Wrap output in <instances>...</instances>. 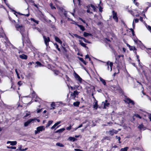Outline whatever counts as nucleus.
Listing matches in <instances>:
<instances>
[{
  "mask_svg": "<svg viewBox=\"0 0 151 151\" xmlns=\"http://www.w3.org/2000/svg\"><path fill=\"white\" fill-rule=\"evenodd\" d=\"M15 27L17 30H19V29H20V32L22 35V39L23 46L24 45V42L30 45L31 44V41L29 38L28 35H27L25 33L24 26H23L22 24L19 25L18 24H17L15 25Z\"/></svg>",
  "mask_w": 151,
  "mask_h": 151,
  "instance_id": "nucleus-1",
  "label": "nucleus"
},
{
  "mask_svg": "<svg viewBox=\"0 0 151 151\" xmlns=\"http://www.w3.org/2000/svg\"><path fill=\"white\" fill-rule=\"evenodd\" d=\"M124 57L123 55H119L116 57L115 63L117 64V65L121 66L120 65L122 64V62L120 61L119 60L121 57L123 58Z\"/></svg>",
  "mask_w": 151,
  "mask_h": 151,
  "instance_id": "nucleus-2",
  "label": "nucleus"
},
{
  "mask_svg": "<svg viewBox=\"0 0 151 151\" xmlns=\"http://www.w3.org/2000/svg\"><path fill=\"white\" fill-rule=\"evenodd\" d=\"M112 14L113 15V18L114 20L116 23L118 22V18L117 16V13L115 12L114 10L112 11Z\"/></svg>",
  "mask_w": 151,
  "mask_h": 151,
  "instance_id": "nucleus-3",
  "label": "nucleus"
},
{
  "mask_svg": "<svg viewBox=\"0 0 151 151\" xmlns=\"http://www.w3.org/2000/svg\"><path fill=\"white\" fill-rule=\"evenodd\" d=\"M87 91L88 92V93H89V91L88 90V89H90V91L92 92V93L91 94V96H92V97L94 99H96L95 97H94L93 96V92L94 91H95V87L94 86H90V87H87Z\"/></svg>",
  "mask_w": 151,
  "mask_h": 151,
  "instance_id": "nucleus-4",
  "label": "nucleus"
},
{
  "mask_svg": "<svg viewBox=\"0 0 151 151\" xmlns=\"http://www.w3.org/2000/svg\"><path fill=\"white\" fill-rule=\"evenodd\" d=\"M45 130V128L43 126L38 127L37 128V130L35 131V134H37L40 131H42L43 130L44 131Z\"/></svg>",
  "mask_w": 151,
  "mask_h": 151,
  "instance_id": "nucleus-5",
  "label": "nucleus"
},
{
  "mask_svg": "<svg viewBox=\"0 0 151 151\" xmlns=\"http://www.w3.org/2000/svg\"><path fill=\"white\" fill-rule=\"evenodd\" d=\"M43 37L46 46H47L49 45V42L50 41V38L48 37H46L45 35L43 36Z\"/></svg>",
  "mask_w": 151,
  "mask_h": 151,
  "instance_id": "nucleus-6",
  "label": "nucleus"
},
{
  "mask_svg": "<svg viewBox=\"0 0 151 151\" xmlns=\"http://www.w3.org/2000/svg\"><path fill=\"white\" fill-rule=\"evenodd\" d=\"M124 101L128 104H130L132 105H134L135 104L134 102L129 98H125Z\"/></svg>",
  "mask_w": 151,
  "mask_h": 151,
  "instance_id": "nucleus-7",
  "label": "nucleus"
},
{
  "mask_svg": "<svg viewBox=\"0 0 151 151\" xmlns=\"http://www.w3.org/2000/svg\"><path fill=\"white\" fill-rule=\"evenodd\" d=\"M124 101L128 104H130L132 105H134L135 104L134 102L129 98H125Z\"/></svg>",
  "mask_w": 151,
  "mask_h": 151,
  "instance_id": "nucleus-8",
  "label": "nucleus"
},
{
  "mask_svg": "<svg viewBox=\"0 0 151 151\" xmlns=\"http://www.w3.org/2000/svg\"><path fill=\"white\" fill-rule=\"evenodd\" d=\"M74 76L76 79L78 81H79L80 83H81L82 82V79L76 73L74 72Z\"/></svg>",
  "mask_w": 151,
  "mask_h": 151,
  "instance_id": "nucleus-9",
  "label": "nucleus"
},
{
  "mask_svg": "<svg viewBox=\"0 0 151 151\" xmlns=\"http://www.w3.org/2000/svg\"><path fill=\"white\" fill-rule=\"evenodd\" d=\"M73 35L75 37L77 38L83 40L86 43L87 42V41H88L87 40H86L85 38L80 36L76 34H73Z\"/></svg>",
  "mask_w": 151,
  "mask_h": 151,
  "instance_id": "nucleus-10",
  "label": "nucleus"
},
{
  "mask_svg": "<svg viewBox=\"0 0 151 151\" xmlns=\"http://www.w3.org/2000/svg\"><path fill=\"white\" fill-rule=\"evenodd\" d=\"M107 66V69L108 70H109V66L110 67V69L111 71L112 70V67L113 65V63L112 62H110L109 61H108L106 62V65Z\"/></svg>",
  "mask_w": 151,
  "mask_h": 151,
  "instance_id": "nucleus-11",
  "label": "nucleus"
},
{
  "mask_svg": "<svg viewBox=\"0 0 151 151\" xmlns=\"http://www.w3.org/2000/svg\"><path fill=\"white\" fill-rule=\"evenodd\" d=\"M61 123L60 121H59L55 123V124L51 127V129H55V130L56 129L58 128L60 125L58 126V125L60 123Z\"/></svg>",
  "mask_w": 151,
  "mask_h": 151,
  "instance_id": "nucleus-12",
  "label": "nucleus"
},
{
  "mask_svg": "<svg viewBox=\"0 0 151 151\" xmlns=\"http://www.w3.org/2000/svg\"><path fill=\"white\" fill-rule=\"evenodd\" d=\"M73 2L75 5L78 4V6H81L82 4L81 0H73Z\"/></svg>",
  "mask_w": 151,
  "mask_h": 151,
  "instance_id": "nucleus-13",
  "label": "nucleus"
},
{
  "mask_svg": "<svg viewBox=\"0 0 151 151\" xmlns=\"http://www.w3.org/2000/svg\"><path fill=\"white\" fill-rule=\"evenodd\" d=\"M19 58L22 59L27 60V59L28 56L26 55L22 54L19 55Z\"/></svg>",
  "mask_w": 151,
  "mask_h": 151,
  "instance_id": "nucleus-14",
  "label": "nucleus"
},
{
  "mask_svg": "<svg viewBox=\"0 0 151 151\" xmlns=\"http://www.w3.org/2000/svg\"><path fill=\"white\" fill-rule=\"evenodd\" d=\"M55 40L58 42L61 45L62 44V42L61 40H60V39L57 36H55Z\"/></svg>",
  "mask_w": 151,
  "mask_h": 151,
  "instance_id": "nucleus-15",
  "label": "nucleus"
},
{
  "mask_svg": "<svg viewBox=\"0 0 151 151\" xmlns=\"http://www.w3.org/2000/svg\"><path fill=\"white\" fill-rule=\"evenodd\" d=\"M79 44L81 46L83 47L88 48L86 46V44L84 43L81 40H79Z\"/></svg>",
  "mask_w": 151,
  "mask_h": 151,
  "instance_id": "nucleus-16",
  "label": "nucleus"
},
{
  "mask_svg": "<svg viewBox=\"0 0 151 151\" xmlns=\"http://www.w3.org/2000/svg\"><path fill=\"white\" fill-rule=\"evenodd\" d=\"M116 68L117 69L118 71H117V72H115V73H114L113 75H114V76H115L116 74L119 73V70L121 68V66H119V65H116Z\"/></svg>",
  "mask_w": 151,
  "mask_h": 151,
  "instance_id": "nucleus-17",
  "label": "nucleus"
},
{
  "mask_svg": "<svg viewBox=\"0 0 151 151\" xmlns=\"http://www.w3.org/2000/svg\"><path fill=\"white\" fill-rule=\"evenodd\" d=\"M65 130V128H63L60 129L55 132V133H61L62 132H63Z\"/></svg>",
  "mask_w": 151,
  "mask_h": 151,
  "instance_id": "nucleus-18",
  "label": "nucleus"
},
{
  "mask_svg": "<svg viewBox=\"0 0 151 151\" xmlns=\"http://www.w3.org/2000/svg\"><path fill=\"white\" fill-rule=\"evenodd\" d=\"M88 6L89 7V6H91L94 12H96V9L95 6L93 4H90L88 5Z\"/></svg>",
  "mask_w": 151,
  "mask_h": 151,
  "instance_id": "nucleus-19",
  "label": "nucleus"
},
{
  "mask_svg": "<svg viewBox=\"0 0 151 151\" xmlns=\"http://www.w3.org/2000/svg\"><path fill=\"white\" fill-rule=\"evenodd\" d=\"M78 58L82 62L83 64L85 65H86L87 63V62H86L83 59V58H80L79 57H78Z\"/></svg>",
  "mask_w": 151,
  "mask_h": 151,
  "instance_id": "nucleus-20",
  "label": "nucleus"
},
{
  "mask_svg": "<svg viewBox=\"0 0 151 151\" xmlns=\"http://www.w3.org/2000/svg\"><path fill=\"white\" fill-rule=\"evenodd\" d=\"M98 106H99L98 104V101H96L95 104L93 105V107L95 109H97L98 108Z\"/></svg>",
  "mask_w": 151,
  "mask_h": 151,
  "instance_id": "nucleus-21",
  "label": "nucleus"
},
{
  "mask_svg": "<svg viewBox=\"0 0 151 151\" xmlns=\"http://www.w3.org/2000/svg\"><path fill=\"white\" fill-rule=\"evenodd\" d=\"M83 35L85 37H86L88 36H91L92 35L91 34L86 32H84Z\"/></svg>",
  "mask_w": 151,
  "mask_h": 151,
  "instance_id": "nucleus-22",
  "label": "nucleus"
},
{
  "mask_svg": "<svg viewBox=\"0 0 151 151\" xmlns=\"http://www.w3.org/2000/svg\"><path fill=\"white\" fill-rule=\"evenodd\" d=\"M78 26L80 28V29L83 31H84L85 29L84 27L81 25L77 24Z\"/></svg>",
  "mask_w": 151,
  "mask_h": 151,
  "instance_id": "nucleus-23",
  "label": "nucleus"
},
{
  "mask_svg": "<svg viewBox=\"0 0 151 151\" xmlns=\"http://www.w3.org/2000/svg\"><path fill=\"white\" fill-rule=\"evenodd\" d=\"M80 104V102L78 101H77L75 102H74L73 103V105L75 106L78 107Z\"/></svg>",
  "mask_w": 151,
  "mask_h": 151,
  "instance_id": "nucleus-24",
  "label": "nucleus"
},
{
  "mask_svg": "<svg viewBox=\"0 0 151 151\" xmlns=\"http://www.w3.org/2000/svg\"><path fill=\"white\" fill-rule=\"evenodd\" d=\"M68 139L70 141L74 142L75 141L77 140V139L74 137H70L68 138Z\"/></svg>",
  "mask_w": 151,
  "mask_h": 151,
  "instance_id": "nucleus-25",
  "label": "nucleus"
},
{
  "mask_svg": "<svg viewBox=\"0 0 151 151\" xmlns=\"http://www.w3.org/2000/svg\"><path fill=\"white\" fill-rule=\"evenodd\" d=\"M36 63L37 65L35 66V67H41L43 66L40 62L38 61L36 62Z\"/></svg>",
  "mask_w": 151,
  "mask_h": 151,
  "instance_id": "nucleus-26",
  "label": "nucleus"
},
{
  "mask_svg": "<svg viewBox=\"0 0 151 151\" xmlns=\"http://www.w3.org/2000/svg\"><path fill=\"white\" fill-rule=\"evenodd\" d=\"M100 80L101 81L104 85L106 86V83L105 80L101 78H100Z\"/></svg>",
  "mask_w": 151,
  "mask_h": 151,
  "instance_id": "nucleus-27",
  "label": "nucleus"
},
{
  "mask_svg": "<svg viewBox=\"0 0 151 151\" xmlns=\"http://www.w3.org/2000/svg\"><path fill=\"white\" fill-rule=\"evenodd\" d=\"M108 101L107 100H105V103L104 104V108H106V106H108L110 105V104L109 103H107Z\"/></svg>",
  "mask_w": 151,
  "mask_h": 151,
  "instance_id": "nucleus-28",
  "label": "nucleus"
},
{
  "mask_svg": "<svg viewBox=\"0 0 151 151\" xmlns=\"http://www.w3.org/2000/svg\"><path fill=\"white\" fill-rule=\"evenodd\" d=\"M76 96V95L73 94V93L72 92L70 94V98L71 99H75Z\"/></svg>",
  "mask_w": 151,
  "mask_h": 151,
  "instance_id": "nucleus-29",
  "label": "nucleus"
},
{
  "mask_svg": "<svg viewBox=\"0 0 151 151\" xmlns=\"http://www.w3.org/2000/svg\"><path fill=\"white\" fill-rule=\"evenodd\" d=\"M36 119H31L28 120L27 122H28L29 124H30L32 122L34 121Z\"/></svg>",
  "mask_w": 151,
  "mask_h": 151,
  "instance_id": "nucleus-30",
  "label": "nucleus"
},
{
  "mask_svg": "<svg viewBox=\"0 0 151 151\" xmlns=\"http://www.w3.org/2000/svg\"><path fill=\"white\" fill-rule=\"evenodd\" d=\"M36 119H31L28 120L27 122H28L29 124H30L32 122L34 121Z\"/></svg>",
  "mask_w": 151,
  "mask_h": 151,
  "instance_id": "nucleus-31",
  "label": "nucleus"
},
{
  "mask_svg": "<svg viewBox=\"0 0 151 151\" xmlns=\"http://www.w3.org/2000/svg\"><path fill=\"white\" fill-rule=\"evenodd\" d=\"M53 122V121L52 120L49 121L47 124L46 126V127H49L51 124H52Z\"/></svg>",
  "mask_w": 151,
  "mask_h": 151,
  "instance_id": "nucleus-32",
  "label": "nucleus"
},
{
  "mask_svg": "<svg viewBox=\"0 0 151 151\" xmlns=\"http://www.w3.org/2000/svg\"><path fill=\"white\" fill-rule=\"evenodd\" d=\"M54 45L55 46L56 49L58 50L59 51H60V49L58 45L56 43H54Z\"/></svg>",
  "mask_w": 151,
  "mask_h": 151,
  "instance_id": "nucleus-33",
  "label": "nucleus"
},
{
  "mask_svg": "<svg viewBox=\"0 0 151 151\" xmlns=\"http://www.w3.org/2000/svg\"><path fill=\"white\" fill-rule=\"evenodd\" d=\"M55 103L54 102H52L51 104V109H54L55 108Z\"/></svg>",
  "mask_w": 151,
  "mask_h": 151,
  "instance_id": "nucleus-34",
  "label": "nucleus"
},
{
  "mask_svg": "<svg viewBox=\"0 0 151 151\" xmlns=\"http://www.w3.org/2000/svg\"><path fill=\"white\" fill-rule=\"evenodd\" d=\"M56 145L61 147H64V145H63L62 143H61L60 142L57 143L56 144Z\"/></svg>",
  "mask_w": 151,
  "mask_h": 151,
  "instance_id": "nucleus-35",
  "label": "nucleus"
},
{
  "mask_svg": "<svg viewBox=\"0 0 151 151\" xmlns=\"http://www.w3.org/2000/svg\"><path fill=\"white\" fill-rule=\"evenodd\" d=\"M30 20L31 21H33V22H34L35 23L37 24H39V21H37V20H36L34 19L33 18H30Z\"/></svg>",
  "mask_w": 151,
  "mask_h": 151,
  "instance_id": "nucleus-36",
  "label": "nucleus"
},
{
  "mask_svg": "<svg viewBox=\"0 0 151 151\" xmlns=\"http://www.w3.org/2000/svg\"><path fill=\"white\" fill-rule=\"evenodd\" d=\"M129 147H125L124 148H122L120 151H127Z\"/></svg>",
  "mask_w": 151,
  "mask_h": 151,
  "instance_id": "nucleus-37",
  "label": "nucleus"
},
{
  "mask_svg": "<svg viewBox=\"0 0 151 151\" xmlns=\"http://www.w3.org/2000/svg\"><path fill=\"white\" fill-rule=\"evenodd\" d=\"M79 87V86H75L74 87L70 86V88L72 90H75L76 89H77L78 87Z\"/></svg>",
  "mask_w": 151,
  "mask_h": 151,
  "instance_id": "nucleus-38",
  "label": "nucleus"
},
{
  "mask_svg": "<svg viewBox=\"0 0 151 151\" xmlns=\"http://www.w3.org/2000/svg\"><path fill=\"white\" fill-rule=\"evenodd\" d=\"M130 30L131 31L133 36L135 37H136V38H137L136 35L135 34L134 32L133 29L131 28V29H130Z\"/></svg>",
  "mask_w": 151,
  "mask_h": 151,
  "instance_id": "nucleus-39",
  "label": "nucleus"
},
{
  "mask_svg": "<svg viewBox=\"0 0 151 151\" xmlns=\"http://www.w3.org/2000/svg\"><path fill=\"white\" fill-rule=\"evenodd\" d=\"M17 144V142L16 141H11L10 145H12L14 146Z\"/></svg>",
  "mask_w": 151,
  "mask_h": 151,
  "instance_id": "nucleus-40",
  "label": "nucleus"
},
{
  "mask_svg": "<svg viewBox=\"0 0 151 151\" xmlns=\"http://www.w3.org/2000/svg\"><path fill=\"white\" fill-rule=\"evenodd\" d=\"M106 139L109 140L110 139V138L109 136H106L103 137L102 140H106Z\"/></svg>",
  "mask_w": 151,
  "mask_h": 151,
  "instance_id": "nucleus-41",
  "label": "nucleus"
},
{
  "mask_svg": "<svg viewBox=\"0 0 151 151\" xmlns=\"http://www.w3.org/2000/svg\"><path fill=\"white\" fill-rule=\"evenodd\" d=\"M144 125L143 124H139L138 127V128L140 129H141L144 127Z\"/></svg>",
  "mask_w": 151,
  "mask_h": 151,
  "instance_id": "nucleus-42",
  "label": "nucleus"
},
{
  "mask_svg": "<svg viewBox=\"0 0 151 151\" xmlns=\"http://www.w3.org/2000/svg\"><path fill=\"white\" fill-rule=\"evenodd\" d=\"M115 138H116V139H118V140L119 141V143H121V142L120 141L121 137H120L118 136H116V137H115Z\"/></svg>",
  "mask_w": 151,
  "mask_h": 151,
  "instance_id": "nucleus-43",
  "label": "nucleus"
},
{
  "mask_svg": "<svg viewBox=\"0 0 151 151\" xmlns=\"http://www.w3.org/2000/svg\"><path fill=\"white\" fill-rule=\"evenodd\" d=\"M15 71L16 73L17 74V78H19V79H20V76H19V73H18L17 70V69H15Z\"/></svg>",
  "mask_w": 151,
  "mask_h": 151,
  "instance_id": "nucleus-44",
  "label": "nucleus"
},
{
  "mask_svg": "<svg viewBox=\"0 0 151 151\" xmlns=\"http://www.w3.org/2000/svg\"><path fill=\"white\" fill-rule=\"evenodd\" d=\"M90 7L91 6H89V7L88 6V5L86 6V8H87V10L86 11H87V12L88 13H92V12H90Z\"/></svg>",
  "mask_w": 151,
  "mask_h": 151,
  "instance_id": "nucleus-45",
  "label": "nucleus"
},
{
  "mask_svg": "<svg viewBox=\"0 0 151 151\" xmlns=\"http://www.w3.org/2000/svg\"><path fill=\"white\" fill-rule=\"evenodd\" d=\"M50 6L52 9H56L55 7L53 5L52 3L50 4Z\"/></svg>",
  "mask_w": 151,
  "mask_h": 151,
  "instance_id": "nucleus-46",
  "label": "nucleus"
},
{
  "mask_svg": "<svg viewBox=\"0 0 151 151\" xmlns=\"http://www.w3.org/2000/svg\"><path fill=\"white\" fill-rule=\"evenodd\" d=\"M114 130L113 129V130H110L109 131V134L111 136L114 135Z\"/></svg>",
  "mask_w": 151,
  "mask_h": 151,
  "instance_id": "nucleus-47",
  "label": "nucleus"
},
{
  "mask_svg": "<svg viewBox=\"0 0 151 151\" xmlns=\"http://www.w3.org/2000/svg\"><path fill=\"white\" fill-rule=\"evenodd\" d=\"M132 47H131L129 48V50L131 51V50H136V49L134 46H132Z\"/></svg>",
  "mask_w": 151,
  "mask_h": 151,
  "instance_id": "nucleus-48",
  "label": "nucleus"
},
{
  "mask_svg": "<svg viewBox=\"0 0 151 151\" xmlns=\"http://www.w3.org/2000/svg\"><path fill=\"white\" fill-rule=\"evenodd\" d=\"M7 148L9 149H15L16 148V147L14 146H7Z\"/></svg>",
  "mask_w": 151,
  "mask_h": 151,
  "instance_id": "nucleus-49",
  "label": "nucleus"
},
{
  "mask_svg": "<svg viewBox=\"0 0 151 151\" xmlns=\"http://www.w3.org/2000/svg\"><path fill=\"white\" fill-rule=\"evenodd\" d=\"M73 93L76 96L78 95V94L79 92L77 90H76L74 91Z\"/></svg>",
  "mask_w": 151,
  "mask_h": 151,
  "instance_id": "nucleus-50",
  "label": "nucleus"
},
{
  "mask_svg": "<svg viewBox=\"0 0 151 151\" xmlns=\"http://www.w3.org/2000/svg\"><path fill=\"white\" fill-rule=\"evenodd\" d=\"M9 20L11 21L12 22H16L15 20H13L11 17L9 16Z\"/></svg>",
  "mask_w": 151,
  "mask_h": 151,
  "instance_id": "nucleus-51",
  "label": "nucleus"
},
{
  "mask_svg": "<svg viewBox=\"0 0 151 151\" xmlns=\"http://www.w3.org/2000/svg\"><path fill=\"white\" fill-rule=\"evenodd\" d=\"M134 116L137 117L139 118V119H141L142 118V117L139 114H135Z\"/></svg>",
  "mask_w": 151,
  "mask_h": 151,
  "instance_id": "nucleus-52",
  "label": "nucleus"
},
{
  "mask_svg": "<svg viewBox=\"0 0 151 151\" xmlns=\"http://www.w3.org/2000/svg\"><path fill=\"white\" fill-rule=\"evenodd\" d=\"M80 20L81 21H82L83 23H85V24H86V25L87 26H88V24L86 22V21L85 20H83V19H82V18H80Z\"/></svg>",
  "mask_w": 151,
  "mask_h": 151,
  "instance_id": "nucleus-53",
  "label": "nucleus"
},
{
  "mask_svg": "<svg viewBox=\"0 0 151 151\" xmlns=\"http://www.w3.org/2000/svg\"><path fill=\"white\" fill-rule=\"evenodd\" d=\"M72 128V126L71 125V124H70V126L68 127H67L66 128V129L68 130H70Z\"/></svg>",
  "mask_w": 151,
  "mask_h": 151,
  "instance_id": "nucleus-54",
  "label": "nucleus"
},
{
  "mask_svg": "<svg viewBox=\"0 0 151 151\" xmlns=\"http://www.w3.org/2000/svg\"><path fill=\"white\" fill-rule=\"evenodd\" d=\"M54 73L56 75H58L60 73V72L58 70H55L54 71Z\"/></svg>",
  "mask_w": 151,
  "mask_h": 151,
  "instance_id": "nucleus-55",
  "label": "nucleus"
},
{
  "mask_svg": "<svg viewBox=\"0 0 151 151\" xmlns=\"http://www.w3.org/2000/svg\"><path fill=\"white\" fill-rule=\"evenodd\" d=\"M149 7H147L143 11L142 13H145L146 12L147 10Z\"/></svg>",
  "mask_w": 151,
  "mask_h": 151,
  "instance_id": "nucleus-56",
  "label": "nucleus"
},
{
  "mask_svg": "<svg viewBox=\"0 0 151 151\" xmlns=\"http://www.w3.org/2000/svg\"><path fill=\"white\" fill-rule=\"evenodd\" d=\"M137 6H138L139 5V4L138 2H137L136 1L133 2Z\"/></svg>",
  "mask_w": 151,
  "mask_h": 151,
  "instance_id": "nucleus-57",
  "label": "nucleus"
},
{
  "mask_svg": "<svg viewBox=\"0 0 151 151\" xmlns=\"http://www.w3.org/2000/svg\"><path fill=\"white\" fill-rule=\"evenodd\" d=\"M27 148H25L24 149H22L21 148V147H20L19 148V150L21 151H25V150H27Z\"/></svg>",
  "mask_w": 151,
  "mask_h": 151,
  "instance_id": "nucleus-58",
  "label": "nucleus"
},
{
  "mask_svg": "<svg viewBox=\"0 0 151 151\" xmlns=\"http://www.w3.org/2000/svg\"><path fill=\"white\" fill-rule=\"evenodd\" d=\"M83 126V124H81L80 125H79L78 127H77L75 129V130H76L77 129H78V128H80V127H82Z\"/></svg>",
  "mask_w": 151,
  "mask_h": 151,
  "instance_id": "nucleus-59",
  "label": "nucleus"
},
{
  "mask_svg": "<svg viewBox=\"0 0 151 151\" xmlns=\"http://www.w3.org/2000/svg\"><path fill=\"white\" fill-rule=\"evenodd\" d=\"M109 47L111 48V49L113 51H115V50H114V48L110 45L109 44Z\"/></svg>",
  "mask_w": 151,
  "mask_h": 151,
  "instance_id": "nucleus-60",
  "label": "nucleus"
},
{
  "mask_svg": "<svg viewBox=\"0 0 151 151\" xmlns=\"http://www.w3.org/2000/svg\"><path fill=\"white\" fill-rule=\"evenodd\" d=\"M17 84L19 86H21L22 84V82L21 81H18Z\"/></svg>",
  "mask_w": 151,
  "mask_h": 151,
  "instance_id": "nucleus-61",
  "label": "nucleus"
},
{
  "mask_svg": "<svg viewBox=\"0 0 151 151\" xmlns=\"http://www.w3.org/2000/svg\"><path fill=\"white\" fill-rule=\"evenodd\" d=\"M134 22L135 23H138L139 22V19H135L134 20Z\"/></svg>",
  "mask_w": 151,
  "mask_h": 151,
  "instance_id": "nucleus-62",
  "label": "nucleus"
},
{
  "mask_svg": "<svg viewBox=\"0 0 151 151\" xmlns=\"http://www.w3.org/2000/svg\"><path fill=\"white\" fill-rule=\"evenodd\" d=\"M29 124H28V122H25L24 123V126L25 127H27L29 125Z\"/></svg>",
  "mask_w": 151,
  "mask_h": 151,
  "instance_id": "nucleus-63",
  "label": "nucleus"
},
{
  "mask_svg": "<svg viewBox=\"0 0 151 151\" xmlns=\"http://www.w3.org/2000/svg\"><path fill=\"white\" fill-rule=\"evenodd\" d=\"M148 118L150 119V121H151V114H150L148 115Z\"/></svg>",
  "mask_w": 151,
  "mask_h": 151,
  "instance_id": "nucleus-64",
  "label": "nucleus"
}]
</instances>
